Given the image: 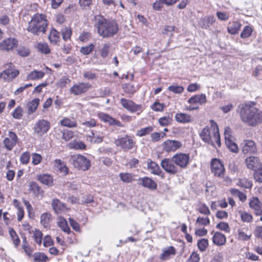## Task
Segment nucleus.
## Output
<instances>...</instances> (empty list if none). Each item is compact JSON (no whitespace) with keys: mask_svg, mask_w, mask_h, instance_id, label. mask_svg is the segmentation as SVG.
Wrapping results in <instances>:
<instances>
[{"mask_svg":"<svg viewBox=\"0 0 262 262\" xmlns=\"http://www.w3.org/2000/svg\"><path fill=\"white\" fill-rule=\"evenodd\" d=\"M172 119L169 117H164L159 119V123L162 126H167L171 123Z\"/></svg>","mask_w":262,"mask_h":262,"instance_id":"60","label":"nucleus"},{"mask_svg":"<svg viewBox=\"0 0 262 262\" xmlns=\"http://www.w3.org/2000/svg\"><path fill=\"white\" fill-rule=\"evenodd\" d=\"M17 53L20 56L25 57L29 54L30 51L28 49L25 47H20L17 49Z\"/></svg>","mask_w":262,"mask_h":262,"instance_id":"64","label":"nucleus"},{"mask_svg":"<svg viewBox=\"0 0 262 262\" xmlns=\"http://www.w3.org/2000/svg\"><path fill=\"white\" fill-rule=\"evenodd\" d=\"M37 180L41 183L48 186H51L53 184L52 177L48 174H40L38 176Z\"/></svg>","mask_w":262,"mask_h":262,"instance_id":"30","label":"nucleus"},{"mask_svg":"<svg viewBox=\"0 0 262 262\" xmlns=\"http://www.w3.org/2000/svg\"><path fill=\"white\" fill-rule=\"evenodd\" d=\"M208 245V240L205 238H202L198 241V247L202 252L205 251Z\"/></svg>","mask_w":262,"mask_h":262,"instance_id":"51","label":"nucleus"},{"mask_svg":"<svg viewBox=\"0 0 262 262\" xmlns=\"http://www.w3.org/2000/svg\"><path fill=\"white\" fill-rule=\"evenodd\" d=\"M176 253V250L173 246H170L167 249L163 250V252L160 256L162 260H166L169 259L170 255H174Z\"/></svg>","mask_w":262,"mask_h":262,"instance_id":"31","label":"nucleus"},{"mask_svg":"<svg viewBox=\"0 0 262 262\" xmlns=\"http://www.w3.org/2000/svg\"><path fill=\"white\" fill-rule=\"evenodd\" d=\"M111 48V45L105 43L100 49V55L103 58L107 57L109 54Z\"/></svg>","mask_w":262,"mask_h":262,"instance_id":"46","label":"nucleus"},{"mask_svg":"<svg viewBox=\"0 0 262 262\" xmlns=\"http://www.w3.org/2000/svg\"><path fill=\"white\" fill-rule=\"evenodd\" d=\"M34 262H46L49 260L48 257L42 252H36L33 254Z\"/></svg>","mask_w":262,"mask_h":262,"instance_id":"38","label":"nucleus"},{"mask_svg":"<svg viewBox=\"0 0 262 262\" xmlns=\"http://www.w3.org/2000/svg\"><path fill=\"white\" fill-rule=\"evenodd\" d=\"M161 166L167 173L171 175H174L180 171L179 168L175 164L172 158L163 159Z\"/></svg>","mask_w":262,"mask_h":262,"instance_id":"6","label":"nucleus"},{"mask_svg":"<svg viewBox=\"0 0 262 262\" xmlns=\"http://www.w3.org/2000/svg\"><path fill=\"white\" fill-rule=\"evenodd\" d=\"M70 162L74 167L83 171L89 169L91 166L90 161L81 155H71Z\"/></svg>","mask_w":262,"mask_h":262,"instance_id":"5","label":"nucleus"},{"mask_svg":"<svg viewBox=\"0 0 262 262\" xmlns=\"http://www.w3.org/2000/svg\"><path fill=\"white\" fill-rule=\"evenodd\" d=\"M255 105L256 103L250 101L237 107L241 120L248 125L255 126L258 124L259 110Z\"/></svg>","mask_w":262,"mask_h":262,"instance_id":"1","label":"nucleus"},{"mask_svg":"<svg viewBox=\"0 0 262 262\" xmlns=\"http://www.w3.org/2000/svg\"><path fill=\"white\" fill-rule=\"evenodd\" d=\"M120 103L124 108L132 113L140 111L141 108L140 105L136 104L133 101L125 98H121L120 99Z\"/></svg>","mask_w":262,"mask_h":262,"instance_id":"18","label":"nucleus"},{"mask_svg":"<svg viewBox=\"0 0 262 262\" xmlns=\"http://www.w3.org/2000/svg\"><path fill=\"white\" fill-rule=\"evenodd\" d=\"M47 22L43 14L37 13L29 22L28 31L34 35L43 34L46 31Z\"/></svg>","mask_w":262,"mask_h":262,"instance_id":"4","label":"nucleus"},{"mask_svg":"<svg viewBox=\"0 0 262 262\" xmlns=\"http://www.w3.org/2000/svg\"><path fill=\"white\" fill-rule=\"evenodd\" d=\"M245 163L248 169L253 170H256L261 165L259 158L253 156L246 159Z\"/></svg>","mask_w":262,"mask_h":262,"instance_id":"21","label":"nucleus"},{"mask_svg":"<svg viewBox=\"0 0 262 262\" xmlns=\"http://www.w3.org/2000/svg\"><path fill=\"white\" fill-rule=\"evenodd\" d=\"M100 128V129L92 130L88 136V138L91 143H100L103 141L105 134L102 132L103 127L101 126Z\"/></svg>","mask_w":262,"mask_h":262,"instance_id":"13","label":"nucleus"},{"mask_svg":"<svg viewBox=\"0 0 262 262\" xmlns=\"http://www.w3.org/2000/svg\"><path fill=\"white\" fill-rule=\"evenodd\" d=\"M33 237L35 242L37 244L40 245L41 244L42 233L40 230L38 229L35 230L33 234Z\"/></svg>","mask_w":262,"mask_h":262,"instance_id":"52","label":"nucleus"},{"mask_svg":"<svg viewBox=\"0 0 262 262\" xmlns=\"http://www.w3.org/2000/svg\"><path fill=\"white\" fill-rule=\"evenodd\" d=\"M58 224L59 227L63 232L68 233L70 232V228L69 227L67 222L65 219L62 217H59Z\"/></svg>","mask_w":262,"mask_h":262,"instance_id":"42","label":"nucleus"},{"mask_svg":"<svg viewBox=\"0 0 262 262\" xmlns=\"http://www.w3.org/2000/svg\"><path fill=\"white\" fill-rule=\"evenodd\" d=\"M168 90L176 94H181L184 91V88L182 86L172 85L168 86Z\"/></svg>","mask_w":262,"mask_h":262,"instance_id":"53","label":"nucleus"},{"mask_svg":"<svg viewBox=\"0 0 262 262\" xmlns=\"http://www.w3.org/2000/svg\"><path fill=\"white\" fill-rule=\"evenodd\" d=\"M164 104L159 102H155L151 106L152 110L156 112H161L163 110Z\"/></svg>","mask_w":262,"mask_h":262,"instance_id":"61","label":"nucleus"},{"mask_svg":"<svg viewBox=\"0 0 262 262\" xmlns=\"http://www.w3.org/2000/svg\"><path fill=\"white\" fill-rule=\"evenodd\" d=\"M241 26L242 25L237 21L232 22L227 28L228 32L231 34H236L238 33Z\"/></svg>","mask_w":262,"mask_h":262,"instance_id":"34","label":"nucleus"},{"mask_svg":"<svg viewBox=\"0 0 262 262\" xmlns=\"http://www.w3.org/2000/svg\"><path fill=\"white\" fill-rule=\"evenodd\" d=\"M9 233L14 245L16 247L18 246L20 243V240L16 232L12 228H10Z\"/></svg>","mask_w":262,"mask_h":262,"instance_id":"47","label":"nucleus"},{"mask_svg":"<svg viewBox=\"0 0 262 262\" xmlns=\"http://www.w3.org/2000/svg\"><path fill=\"white\" fill-rule=\"evenodd\" d=\"M60 124L63 126L72 128L77 126V123L75 119H70L68 118H64L60 121Z\"/></svg>","mask_w":262,"mask_h":262,"instance_id":"39","label":"nucleus"},{"mask_svg":"<svg viewBox=\"0 0 262 262\" xmlns=\"http://www.w3.org/2000/svg\"><path fill=\"white\" fill-rule=\"evenodd\" d=\"M216 228L226 232H230V227L227 223L220 222L216 225Z\"/></svg>","mask_w":262,"mask_h":262,"instance_id":"59","label":"nucleus"},{"mask_svg":"<svg viewBox=\"0 0 262 262\" xmlns=\"http://www.w3.org/2000/svg\"><path fill=\"white\" fill-rule=\"evenodd\" d=\"M242 220L244 222H251L252 221V216L246 212H239Z\"/></svg>","mask_w":262,"mask_h":262,"instance_id":"55","label":"nucleus"},{"mask_svg":"<svg viewBox=\"0 0 262 262\" xmlns=\"http://www.w3.org/2000/svg\"><path fill=\"white\" fill-rule=\"evenodd\" d=\"M225 144L227 148L234 144L235 142L233 140V137L230 135V128L227 127L224 131Z\"/></svg>","mask_w":262,"mask_h":262,"instance_id":"35","label":"nucleus"},{"mask_svg":"<svg viewBox=\"0 0 262 262\" xmlns=\"http://www.w3.org/2000/svg\"><path fill=\"white\" fill-rule=\"evenodd\" d=\"M94 49L93 44H90L88 46L83 47L80 49V52L84 55L89 54Z\"/></svg>","mask_w":262,"mask_h":262,"instance_id":"57","label":"nucleus"},{"mask_svg":"<svg viewBox=\"0 0 262 262\" xmlns=\"http://www.w3.org/2000/svg\"><path fill=\"white\" fill-rule=\"evenodd\" d=\"M199 211L204 215H209L210 214V211L208 208V207L205 205V204H201L199 207Z\"/></svg>","mask_w":262,"mask_h":262,"instance_id":"63","label":"nucleus"},{"mask_svg":"<svg viewBox=\"0 0 262 262\" xmlns=\"http://www.w3.org/2000/svg\"><path fill=\"white\" fill-rule=\"evenodd\" d=\"M138 182L139 185H141L150 190H155L157 189V185L156 183L148 177L140 178L138 179Z\"/></svg>","mask_w":262,"mask_h":262,"instance_id":"19","label":"nucleus"},{"mask_svg":"<svg viewBox=\"0 0 262 262\" xmlns=\"http://www.w3.org/2000/svg\"><path fill=\"white\" fill-rule=\"evenodd\" d=\"M254 178L256 182L262 183V165L258 167L254 173Z\"/></svg>","mask_w":262,"mask_h":262,"instance_id":"48","label":"nucleus"},{"mask_svg":"<svg viewBox=\"0 0 262 262\" xmlns=\"http://www.w3.org/2000/svg\"><path fill=\"white\" fill-rule=\"evenodd\" d=\"M71 80L66 77H61L57 82V85L60 88L66 86V84L69 83Z\"/></svg>","mask_w":262,"mask_h":262,"instance_id":"62","label":"nucleus"},{"mask_svg":"<svg viewBox=\"0 0 262 262\" xmlns=\"http://www.w3.org/2000/svg\"><path fill=\"white\" fill-rule=\"evenodd\" d=\"M40 100L38 98H35L31 101H29L27 104L28 114L31 115L36 110L39 104Z\"/></svg>","mask_w":262,"mask_h":262,"instance_id":"33","label":"nucleus"},{"mask_svg":"<svg viewBox=\"0 0 262 262\" xmlns=\"http://www.w3.org/2000/svg\"><path fill=\"white\" fill-rule=\"evenodd\" d=\"M250 208L253 209L257 215L262 214V204L257 198H253L249 202Z\"/></svg>","mask_w":262,"mask_h":262,"instance_id":"22","label":"nucleus"},{"mask_svg":"<svg viewBox=\"0 0 262 262\" xmlns=\"http://www.w3.org/2000/svg\"><path fill=\"white\" fill-rule=\"evenodd\" d=\"M95 27L98 34L104 38L113 36L119 30V26L116 21L107 20L100 15L95 17Z\"/></svg>","mask_w":262,"mask_h":262,"instance_id":"2","label":"nucleus"},{"mask_svg":"<svg viewBox=\"0 0 262 262\" xmlns=\"http://www.w3.org/2000/svg\"><path fill=\"white\" fill-rule=\"evenodd\" d=\"M182 146V143L177 140H167L163 143V148L166 152H174Z\"/></svg>","mask_w":262,"mask_h":262,"instance_id":"14","label":"nucleus"},{"mask_svg":"<svg viewBox=\"0 0 262 262\" xmlns=\"http://www.w3.org/2000/svg\"><path fill=\"white\" fill-rule=\"evenodd\" d=\"M61 33L62 38L64 40L70 39L72 34V31L70 29L64 27L61 30Z\"/></svg>","mask_w":262,"mask_h":262,"instance_id":"50","label":"nucleus"},{"mask_svg":"<svg viewBox=\"0 0 262 262\" xmlns=\"http://www.w3.org/2000/svg\"><path fill=\"white\" fill-rule=\"evenodd\" d=\"M207 99L205 95L201 94L200 95H196L191 97L188 101V103L193 106H187L186 110L188 111H192L197 109L198 106L197 104H204L206 102Z\"/></svg>","mask_w":262,"mask_h":262,"instance_id":"11","label":"nucleus"},{"mask_svg":"<svg viewBox=\"0 0 262 262\" xmlns=\"http://www.w3.org/2000/svg\"><path fill=\"white\" fill-rule=\"evenodd\" d=\"M210 220L208 217H198L196 221V225L199 226H207L210 224Z\"/></svg>","mask_w":262,"mask_h":262,"instance_id":"54","label":"nucleus"},{"mask_svg":"<svg viewBox=\"0 0 262 262\" xmlns=\"http://www.w3.org/2000/svg\"><path fill=\"white\" fill-rule=\"evenodd\" d=\"M91 87L89 83L78 82L70 88V92L74 95H80L87 92Z\"/></svg>","mask_w":262,"mask_h":262,"instance_id":"12","label":"nucleus"},{"mask_svg":"<svg viewBox=\"0 0 262 262\" xmlns=\"http://www.w3.org/2000/svg\"><path fill=\"white\" fill-rule=\"evenodd\" d=\"M147 169L152 174L161 176L163 174L158 164L152 161L151 160H147Z\"/></svg>","mask_w":262,"mask_h":262,"instance_id":"24","label":"nucleus"},{"mask_svg":"<svg viewBox=\"0 0 262 262\" xmlns=\"http://www.w3.org/2000/svg\"><path fill=\"white\" fill-rule=\"evenodd\" d=\"M17 140L18 138L16 134L11 131H9L8 137L4 140L3 143L5 148L10 151L16 144Z\"/></svg>","mask_w":262,"mask_h":262,"instance_id":"15","label":"nucleus"},{"mask_svg":"<svg viewBox=\"0 0 262 262\" xmlns=\"http://www.w3.org/2000/svg\"><path fill=\"white\" fill-rule=\"evenodd\" d=\"M17 41L14 38H9L0 42V50L9 51L17 46Z\"/></svg>","mask_w":262,"mask_h":262,"instance_id":"20","label":"nucleus"},{"mask_svg":"<svg viewBox=\"0 0 262 262\" xmlns=\"http://www.w3.org/2000/svg\"><path fill=\"white\" fill-rule=\"evenodd\" d=\"M242 151L244 154H253L256 152L257 148L255 142L251 140H245L241 144Z\"/></svg>","mask_w":262,"mask_h":262,"instance_id":"16","label":"nucleus"},{"mask_svg":"<svg viewBox=\"0 0 262 262\" xmlns=\"http://www.w3.org/2000/svg\"><path fill=\"white\" fill-rule=\"evenodd\" d=\"M45 75V73L40 71L34 70L30 72L27 76V79L28 80H38L42 78Z\"/></svg>","mask_w":262,"mask_h":262,"instance_id":"37","label":"nucleus"},{"mask_svg":"<svg viewBox=\"0 0 262 262\" xmlns=\"http://www.w3.org/2000/svg\"><path fill=\"white\" fill-rule=\"evenodd\" d=\"M54 168L59 170L64 175H67L69 173V169L66 164L60 159H56L54 161Z\"/></svg>","mask_w":262,"mask_h":262,"instance_id":"27","label":"nucleus"},{"mask_svg":"<svg viewBox=\"0 0 262 262\" xmlns=\"http://www.w3.org/2000/svg\"><path fill=\"white\" fill-rule=\"evenodd\" d=\"M29 190L33 192L37 197L42 198L43 191L37 183L35 182H31L29 184Z\"/></svg>","mask_w":262,"mask_h":262,"instance_id":"25","label":"nucleus"},{"mask_svg":"<svg viewBox=\"0 0 262 262\" xmlns=\"http://www.w3.org/2000/svg\"><path fill=\"white\" fill-rule=\"evenodd\" d=\"M59 38V33L55 29H53L49 36V39L50 42L53 44H55L58 41Z\"/></svg>","mask_w":262,"mask_h":262,"instance_id":"43","label":"nucleus"},{"mask_svg":"<svg viewBox=\"0 0 262 262\" xmlns=\"http://www.w3.org/2000/svg\"><path fill=\"white\" fill-rule=\"evenodd\" d=\"M18 74V71L12 72L9 69L5 70L0 73V78H3L6 81H9L16 77Z\"/></svg>","mask_w":262,"mask_h":262,"instance_id":"26","label":"nucleus"},{"mask_svg":"<svg viewBox=\"0 0 262 262\" xmlns=\"http://www.w3.org/2000/svg\"><path fill=\"white\" fill-rule=\"evenodd\" d=\"M38 50L43 54H49L50 52V49L47 43H38L36 46Z\"/></svg>","mask_w":262,"mask_h":262,"instance_id":"45","label":"nucleus"},{"mask_svg":"<svg viewBox=\"0 0 262 262\" xmlns=\"http://www.w3.org/2000/svg\"><path fill=\"white\" fill-rule=\"evenodd\" d=\"M252 32V29L249 26H246L241 34V37L245 38L251 36Z\"/></svg>","mask_w":262,"mask_h":262,"instance_id":"56","label":"nucleus"},{"mask_svg":"<svg viewBox=\"0 0 262 262\" xmlns=\"http://www.w3.org/2000/svg\"><path fill=\"white\" fill-rule=\"evenodd\" d=\"M213 242L216 245L222 246L225 244L226 241L225 236L218 232H216L213 236Z\"/></svg>","mask_w":262,"mask_h":262,"instance_id":"32","label":"nucleus"},{"mask_svg":"<svg viewBox=\"0 0 262 262\" xmlns=\"http://www.w3.org/2000/svg\"><path fill=\"white\" fill-rule=\"evenodd\" d=\"M122 89L124 92L131 95H133L137 91V89L134 85L130 83L124 84Z\"/></svg>","mask_w":262,"mask_h":262,"instance_id":"49","label":"nucleus"},{"mask_svg":"<svg viewBox=\"0 0 262 262\" xmlns=\"http://www.w3.org/2000/svg\"><path fill=\"white\" fill-rule=\"evenodd\" d=\"M115 144L117 146L126 150L133 149L135 146V142L129 137L126 135L124 137L116 139Z\"/></svg>","mask_w":262,"mask_h":262,"instance_id":"10","label":"nucleus"},{"mask_svg":"<svg viewBox=\"0 0 262 262\" xmlns=\"http://www.w3.org/2000/svg\"><path fill=\"white\" fill-rule=\"evenodd\" d=\"M215 21L213 15L205 16L200 19L199 25L203 29H207Z\"/></svg>","mask_w":262,"mask_h":262,"instance_id":"23","label":"nucleus"},{"mask_svg":"<svg viewBox=\"0 0 262 262\" xmlns=\"http://www.w3.org/2000/svg\"><path fill=\"white\" fill-rule=\"evenodd\" d=\"M23 108L20 106H17L13 113V117L17 119H20L23 116Z\"/></svg>","mask_w":262,"mask_h":262,"instance_id":"58","label":"nucleus"},{"mask_svg":"<svg viewBox=\"0 0 262 262\" xmlns=\"http://www.w3.org/2000/svg\"><path fill=\"white\" fill-rule=\"evenodd\" d=\"M98 118L103 122L108 123L110 125H116L119 127H124L119 121L117 120L109 115L104 113H99Z\"/></svg>","mask_w":262,"mask_h":262,"instance_id":"17","label":"nucleus"},{"mask_svg":"<svg viewBox=\"0 0 262 262\" xmlns=\"http://www.w3.org/2000/svg\"><path fill=\"white\" fill-rule=\"evenodd\" d=\"M211 171L215 176L223 178L224 176L225 168L221 161L214 158L212 160L210 164Z\"/></svg>","mask_w":262,"mask_h":262,"instance_id":"7","label":"nucleus"},{"mask_svg":"<svg viewBox=\"0 0 262 262\" xmlns=\"http://www.w3.org/2000/svg\"><path fill=\"white\" fill-rule=\"evenodd\" d=\"M175 120L178 122L186 123L191 122L192 121V118L188 114L179 113L175 115Z\"/></svg>","mask_w":262,"mask_h":262,"instance_id":"28","label":"nucleus"},{"mask_svg":"<svg viewBox=\"0 0 262 262\" xmlns=\"http://www.w3.org/2000/svg\"><path fill=\"white\" fill-rule=\"evenodd\" d=\"M50 127V122L44 119H40L34 124V132L38 136H42L48 132Z\"/></svg>","mask_w":262,"mask_h":262,"instance_id":"9","label":"nucleus"},{"mask_svg":"<svg viewBox=\"0 0 262 262\" xmlns=\"http://www.w3.org/2000/svg\"><path fill=\"white\" fill-rule=\"evenodd\" d=\"M236 185L245 188H251L252 186V183L251 181L246 178L238 179Z\"/></svg>","mask_w":262,"mask_h":262,"instance_id":"40","label":"nucleus"},{"mask_svg":"<svg viewBox=\"0 0 262 262\" xmlns=\"http://www.w3.org/2000/svg\"><path fill=\"white\" fill-rule=\"evenodd\" d=\"M134 175L130 173H119V177L122 181L124 183H131L134 179Z\"/></svg>","mask_w":262,"mask_h":262,"instance_id":"41","label":"nucleus"},{"mask_svg":"<svg viewBox=\"0 0 262 262\" xmlns=\"http://www.w3.org/2000/svg\"><path fill=\"white\" fill-rule=\"evenodd\" d=\"M52 207L55 212L58 214H61L66 210V206L58 199H54L52 201Z\"/></svg>","mask_w":262,"mask_h":262,"instance_id":"29","label":"nucleus"},{"mask_svg":"<svg viewBox=\"0 0 262 262\" xmlns=\"http://www.w3.org/2000/svg\"><path fill=\"white\" fill-rule=\"evenodd\" d=\"M51 214L50 213H44L40 216V223L44 228H48L51 221Z\"/></svg>","mask_w":262,"mask_h":262,"instance_id":"36","label":"nucleus"},{"mask_svg":"<svg viewBox=\"0 0 262 262\" xmlns=\"http://www.w3.org/2000/svg\"><path fill=\"white\" fill-rule=\"evenodd\" d=\"M210 128L206 127L200 133V136L205 142L216 147L215 143L218 147L221 145L219 127L216 123L213 120H210Z\"/></svg>","mask_w":262,"mask_h":262,"instance_id":"3","label":"nucleus"},{"mask_svg":"<svg viewBox=\"0 0 262 262\" xmlns=\"http://www.w3.org/2000/svg\"><path fill=\"white\" fill-rule=\"evenodd\" d=\"M177 167L184 169L187 167L190 162L188 154L184 153L176 154L171 157Z\"/></svg>","mask_w":262,"mask_h":262,"instance_id":"8","label":"nucleus"},{"mask_svg":"<svg viewBox=\"0 0 262 262\" xmlns=\"http://www.w3.org/2000/svg\"><path fill=\"white\" fill-rule=\"evenodd\" d=\"M153 130L152 126H148L146 127L142 128L136 133V136L141 137L149 134Z\"/></svg>","mask_w":262,"mask_h":262,"instance_id":"44","label":"nucleus"}]
</instances>
